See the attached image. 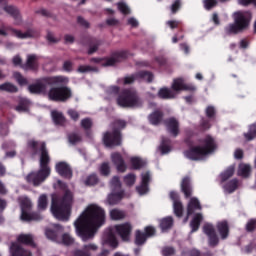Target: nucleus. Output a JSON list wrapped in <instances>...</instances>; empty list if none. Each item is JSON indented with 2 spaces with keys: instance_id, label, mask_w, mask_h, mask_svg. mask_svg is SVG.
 <instances>
[{
  "instance_id": "1",
  "label": "nucleus",
  "mask_w": 256,
  "mask_h": 256,
  "mask_svg": "<svg viewBox=\"0 0 256 256\" xmlns=\"http://www.w3.org/2000/svg\"><path fill=\"white\" fill-rule=\"evenodd\" d=\"M105 219V209L97 204H89L74 222L76 234L82 241L93 239L99 227L105 225Z\"/></svg>"
},
{
  "instance_id": "2",
  "label": "nucleus",
  "mask_w": 256,
  "mask_h": 256,
  "mask_svg": "<svg viewBox=\"0 0 256 256\" xmlns=\"http://www.w3.org/2000/svg\"><path fill=\"white\" fill-rule=\"evenodd\" d=\"M55 187L63 189L64 195L62 198H59L57 194L52 195L50 211L58 221H69V217H71V209L73 207V192L67 189V184L61 182V180L57 181Z\"/></svg>"
},
{
  "instance_id": "3",
  "label": "nucleus",
  "mask_w": 256,
  "mask_h": 256,
  "mask_svg": "<svg viewBox=\"0 0 256 256\" xmlns=\"http://www.w3.org/2000/svg\"><path fill=\"white\" fill-rule=\"evenodd\" d=\"M28 147L31 151H35L36 153H40V169L37 172L30 173L26 180L28 183H31L35 187L41 185L51 175V168H49V152L45 148V143L43 142H35V140H30L28 142Z\"/></svg>"
},
{
  "instance_id": "4",
  "label": "nucleus",
  "mask_w": 256,
  "mask_h": 256,
  "mask_svg": "<svg viewBox=\"0 0 256 256\" xmlns=\"http://www.w3.org/2000/svg\"><path fill=\"white\" fill-rule=\"evenodd\" d=\"M131 231H133V225H131V223L125 222L122 224H117L104 232L101 245L103 247H110V249H117V247H119V241L117 240L115 233L119 235L122 241H130Z\"/></svg>"
},
{
  "instance_id": "5",
  "label": "nucleus",
  "mask_w": 256,
  "mask_h": 256,
  "mask_svg": "<svg viewBox=\"0 0 256 256\" xmlns=\"http://www.w3.org/2000/svg\"><path fill=\"white\" fill-rule=\"evenodd\" d=\"M216 149L217 144H215V140L211 138V136H207L201 141V145L194 146L185 151L184 155L187 159H191L192 161H201V159H205L207 155H211Z\"/></svg>"
},
{
  "instance_id": "6",
  "label": "nucleus",
  "mask_w": 256,
  "mask_h": 256,
  "mask_svg": "<svg viewBox=\"0 0 256 256\" xmlns=\"http://www.w3.org/2000/svg\"><path fill=\"white\" fill-rule=\"evenodd\" d=\"M216 229L218 231V235L215 233V228L211 224H205L203 227V232L208 237V243L210 247H215V245H218L219 238L227 239L229 237V224L227 221L218 222Z\"/></svg>"
},
{
  "instance_id": "7",
  "label": "nucleus",
  "mask_w": 256,
  "mask_h": 256,
  "mask_svg": "<svg viewBox=\"0 0 256 256\" xmlns=\"http://www.w3.org/2000/svg\"><path fill=\"white\" fill-rule=\"evenodd\" d=\"M69 78L65 76H52L39 80L36 84L28 87L30 93H47V85H67Z\"/></svg>"
},
{
  "instance_id": "8",
  "label": "nucleus",
  "mask_w": 256,
  "mask_h": 256,
  "mask_svg": "<svg viewBox=\"0 0 256 256\" xmlns=\"http://www.w3.org/2000/svg\"><path fill=\"white\" fill-rule=\"evenodd\" d=\"M197 211H201V204L199 203V199L193 197L189 200L187 206L188 217L193 215L192 221L190 222L191 233H195L199 229L201 221H203V214L197 213Z\"/></svg>"
},
{
  "instance_id": "9",
  "label": "nucleus",
  "mask_w": 256,
  "mask_h": 256,
  "mask_svg": "<svg viewBox=\"0 0 256 256\" xmlns=\"http://www.w3.org/2000/svg\"><path fill=\"white\" fill-rule=\"evenodd\" d=\"M234 24H230L226 27L227 33H239L243 29H247L249 21H251V13L249 12H235L233 14Z\"/></svg>"
},
{
  "instance_id": "10",
  "label": "nucleus",
  "mask_w": 256,
  "mask_h": 256,
  "mask_svg": "<svg viewBox=\"0 0 256 256\" xmlns=\"http://www.w3.org/2000/svg\"><path fill=\"white\" fill-rule=\"evenodd\" d=\"M117 103L120 107H141L143 101L137 95L135 90L124 91L117 99Z\"/></svg>"
},
{
  "instance_id": "11",
  "label": "nucleus",
  "mask_w": 256,
  "mask_h": 256,
  "mask_svg": "<svg viewBox=\"0 0 256 256\" xmlns=\"http://www.w3.org/2000/svg\"><path fill=\"white\" fill-rule=\"evenodd\" d=\"M72 95L73 92L71 88L67 86H52L47 92L50 101H68V99H71Z\"/></svg>"
},
{
  "instance_id": "12",
  "label": "nucleus",
  "mask_w": 256,
  "mask_h": 256,
  "mask_svg": "<svg viewBox=\"0 0 256 256\" xmlns=\"http://www.w3.org/2000/svg\"><path fill=\"white\" fill-rule=\"evenodd\" d=\"M19 203H20V207H21V216L20 219L22 221H39L41 220L43 217H41V215L37 214V213H30L29 211H31V200L29 198H27V196H22L18 199Z\"/></svg>"
},
{
  "instance_id": "13",
  "label": "nucleus",
  "mask_w": 256,
  "mask_h": 256,
  "mask_svg": "<svg viewBox=\"0 0 256 256\" xmlns=\"http://www.w3.org/2000/svg\"><path fill=\"white\" fill-rule=\"evenodd\" d=\"M63 232V227L61 225L58 224H54L52 226V228H47L45 231V235L47 237V239H51V241H57L58 243H64V245H71L73 244V237H71V235L69 234H64L62 236V240L59 241L57 239V235H59V233Z\"/></svg>"
},
{
  "instance_id": "14",
  "label": "nucleus",
  "mask_w": 256,
  "mask_h": 256,
  "mask_svg": "<svg viewBox=\"0 0 256 256\" xmlns=\"http://www.w3.org/2000/svg\"><path fill=\"white\" fill-rule=\"evenodd\" d=\"M112 193L107 198L108 205H116L123 199V192L121 191V181L118 177H114L111 181Z\"/></svg>"
},
{
  "instance_id": "15",
  "label": "nucleus",
  "mask_w": 256,
  "mask_h": 256,
  "mask_svg": "<svg viewBox=\"0 0 256 256\" xmlns=\"http://www.w3.org/2000/svg\"><path fill=\"white\" fill-rule=\"evenodd\" d=\"M0 35L3 37H7V35H12L13 37H17V39H31V37H35V31L28 30L26 32H21L15 28L11 27H2L0 28Z\"/></svg>"
},
{
  "instance_id": "16",
  "label": "nucleus",
  "mask_w": 256,
  "mask_h": 256,
  "mask_svg": "<svg viewBox=\"0 0 256 256\" xmlns=\"http://www.w3.org/2000/svg\"><path fill=\"white\" fill-rule=\"evenodd\" d=\"M2 10L8 13V15H11L16 19L15 24L19 25L21 22V16L19 15V10L15 6L7 5V0H0V13H2Z\"/></svg>"
},
{
  "instance_id": "17",
  "label": "nucleus",
  "mask_w": 256,
  "mask_h": 256,
  "mask_svg": "<svg viewBox=\"0 0 256 256\" xmlns=\"http://www.w3.org/2000/svg\"><path fill=\"white\" fill-rule=\"evenodd\" d=\"M149 183H151V172L145 171L141 174V184L136 188L139 195H146L149 193Z\"/></svg>"
},
{
  "instance_id": "18",
  "label": "nucleus",
  "mask_w": 256,
  "mask_h": 256,
  "mask_svg": "<svg viewBox=\"0 0 256 256\" xmlns=\"http://www.w3.org/2000/svg\"><path fill=\"white\" fill-rule=\"evenodd\" d=\"M103 141L106 147H115V145H121V134L119 133V130L112 133H106Z\"/></svg>"
},
{
  "instance_id": "19",
  "label": "nucleus",
  "mask_w": 256,
  "mask_h": 256,
  "mask_svg": "<svg viewBox=\"0 0 256 256\" xmlns=\"http://www.w3.org/2000/svg\"><path fill=\"white\" fill-rule=\"evenodd\" d=\"M195 86L185 84V81L181 78L175 79L172 83V91L176 93V97L181 91H195Z\"/></svg>"
},
{
  "instance_id": "20",
  "label": "nucleus",
  "mask_w": 256,
  "mask_h": 256,
  "mask_svg": "<svg viewBox=\"0 0 256 256\" xmlns=\"http://www.w3.org/2000/svg\"><path fill=\"white\" fill-rule=\"evenodd\" d=\"M110 159L119 173H125V171H127V164L125 163V160L123 159V156H121L120 153H112Z\"/></svg>"
},
{
  "instance_id": "21",
  "label": "nucleus",
  "mask_w": 256,
  "mask_h": 256,
  "mask_svg": "<svg viewBox=\"0 0 256 256\" xmlns=\"http://www.w3.org/2000/svg\"><path fill=\"white\" fill-rule=\"evenodd\" d=\"M137 79H143L144 81L151 83V81H153V74H151L149 72H141L136 75L127 76L124 79V83H125V85H131V83H133L134 81H137Z\"/></svg>"
},
{
  "instance_id": "22",
  "label": "nucleus",
  "mask_w": 256,
  "mask_h": 256,
  "mask_svg": "<svg viewBox=\"0 0 256 256\" xmlns=\"http://www.w3.org/2000/svg\"><path fill=\"white\" fill-rule=\"evenodd\" d=\"M121 57H123V53H118L111 58H94L93 61L99 63L102 67H111L115 65V63L121 61Z\"/></svg>"
},
{
  "instance_id": "23",
  "label": "nucleus",
  "mask_w": 256,
  "mask_h": 256,
  "mask_svg": "<svg viewBox=\"0 0 256 256\" xmlns=\"http://www.w3.org/2000/svg\"><path fill=\"white\" fill-rule=\"evenodd\" d=\"M170 199L173 201L175 215H177V217H181V215H183V204L179 200V194L174 191L170 192Z\"/></svg>"
},
{
  "instance_id": "24",
  "label": "nucleus",
  "mask_w": 256,
  "mask_h": 256,
  "mask_svg": "<svg viewBox=\"0 0 256 256\" xmlns=\"http://www.w3.org/2000/svg\"><path fill=\"white\" fill-rule=\"evenodd\" d=\"M56 171L61 177H65L66 179H71L73 177V171H71V167L66 162H59L56 164Z\"/></svg>"
},
{
  "instance_id": "25",
  "label": "nucleus",
  "mask_w": 256,
  "mask_h": 256,
  "mask_svg": "<svg viewBox=\"0 0 256 256\" xmlns=\"http://www.w3.org/2000/svg\"><path fill=\"white\" fill-rule=\"evenodd\" d=\"M10 255L11 256H32L31 252L25 250L23 246L19 244V242L12 243L10 246Z\"/></svg>"
},
{
  "instance_id": "26",
  "label": "nucleus",
  "mask_w": 256,
  "mask_h": 256,
  "mask_svg": "<svg viewBox=\"0 0 256 256\" xmlns=\"http://www.w3.org/2000/svg\"><path fill=\"white\" fill-rule=\"evenodd\" d=\"M39 67V56L35 54H30L26 58V63L22 66L23 69H31L35 71Z\"/></svg>"
},
{
  "instance_id": "27",
  "label": "nucleus",
  "mask_w": 256,
  "mask_h": 256,
  "mask_svg": "<svg viewBox=\"0 0 256 256\" xmlns=\"http://www.w3.org/2000/svg\"><path fill=\"white\" fill-rule=\"evenodd\" d=\"M166 127L169 133H171V135H173L174 137H177V135H179V122H177V119H168L166 121Z\"/></svg>"
},
{
  "instance_id": "28",
  "label": "nucleus",
  "mask_w": 256,
  "mask_h": 256,
  "mask_svg": "<svg viewBox=\"0 0 256 256\" xmlns=\"http://www.w3.org/2000/svg\"><path fill=\"white\" fill-rule=\"evenodd\" d=\"M130 165L132 169H141V167H145V165H147V161L139 156H132L130 158Z\"/></svg>"
},
{
  "instance_id": "29",
  "label": "nucleus",
  "mask_w": 256,
  "mask_h": 256,
  "mask_svg": "<svg viewBox=\"0 0 256 256\" xmlns=\"http://www.w3.org/2000/svg\"><path fill=\"white\" fill-rule=\"evenodd\" d=\"M181 189L185 197H190L192 193L191 179H189L188 177L183 178L181 182Z\"/></svg>"
},
{
  "instance_id": "30",
  "label": "nucleus",
  "mask_w": 256,
  "mask_h": 256,
  "mask_svg": "<svg viewBox=\"0 0 256 256\" xmlns=\"http://www.w3.org/2000/svg\"><path fill=\"white\" fill-rule=\"evenodd\" d=\"M97 249H99V247H97L96 244H87V245L84 246L83 251L77 250L75 252V255L76 256H90L89 252L97 251Z\"/></svg>"
},
{
  "instance_id": "31",
  "label": "nucleus",
  "mask_w": 256,
  "mask_h": 256,
  "mask_svg": "<svg viewBox=\"0 0 256 256\" xmlns=\"http://www.w3.org/2000/svg\"><path fill=\"white\" fill-rule=\"evenodd\" d=\"M158 95L161 99H175L177 97V93L168 88H161Z\"/></svg>"
},
{
  "instance_id": "32",
  "label": "nucleus",
  "mask_w": 256,
  "mask_h": 256,
  "mask_svg": "<svg viewBox=\"0 0 256 256\" xmlns=\"http://www.w3.org/2000/svg\"><path fill=\"white\" fill-rule=\"evenodd\" d=\"M173 227V218L165 217L160 220V228L165 233V231H169Z\"/></svg>"
},
{
  "instance_id": "33",
  "label": "nucleus",
  "mask_w": 256,
  "mask_h": 256,
  "mask_svg": "<svg viewBox=\"0 0 256 256\" xmlns=\"http://www.w3.org/2000/svg\"><path fill=\"white\" fill-rule=\"evenodd\" d=\"M109 214L110 219H112L113 221H121V219H125L126 216V214L122 210H119L117 208L110 210Z\"/></svg>"
},
{
  "instance_id": "34",
  "label": "nucleus",
  "mask_w": 256,
  "mask_h": 256,
  "mask_svg": "<svg viewBox=\"0 0 256 256\" xmlns=\"http://www.w3.org/2000/svg\"><path fill=\"white\" fill-rule=\"evenodd\" d=\"M17 241L18 243H23L24 245H35L33 242V236L31 234H21L18 236Z\"/></svg>"
},
{
  "instance_id": "35",
  "label": "nucleus",
  "mask_w": 256,
  "mask_h": 256,
  "mask_svg": "<svg viewBox=\"0 0 256 256\" xmlns=\"http://www.w3.org/2000/svg\"><path fill=\"white\" fill-rule=\"evenodd\" d=\"M52 119L56 125H63L65 123V116H63V113L53 110L51 112Z\"/></svg>"
},
{
  "instance_id": "36",
  "label": "nucleus",
  "mask_w": 256,
  "mask_h": 256,
  "mask_svg": "<svg viewBox=\"0 0 256 256\" xmlns=\"http://www.w3.org/2000/svg\"><path fill=\"white\" fill-rule=\"evenodd\" d=\"M238 175L240 177H247L248 175H251V166L249 164H240L238 168Z\"/></svg>"
},
{
  "instance_id": "37",
  "label": "nucleus",
  "mask_w": 256,
  "mask_h": 256,
  "mask_svg": "<svg viewBox=\"0 0 256 256\" xmlns=\"http://www.w3.org/2000/svg\"><path fill=\"white\" fill-rule=\"evenodd\" d=\"M161 119H163V114L159 111H155L149 116V121L152 125H159L161 123Z\"/></svg>"
},
{
  "instance_id": "38",
  "label": "nucleus",
  "mask_w": 256,
  "mask_h": 256,
  "mask_svg": "<svg viewBox=\"0 0 256 256\" xmlns=\"http://www.w3.org/2000/svg\"><path fill=\"white\" fill-rule=\"evenodd\" d=\"M147 234L141 232V230H137L135 232V243L136 245H143L145 241H147Z\"/></svg>"
},
{
  "instance_id": "39",
  "label": "nucleus",
  "mask_w": 256,
  "mask_h": 256,
  "mask_svg": "<svg viewBox=\"0 0 256 256\" xmlns=\"http://www.w3.org/2000/svg\"><path fill=\"white\" fill-rule=\"evenodd\" d=\"M47 205H49V201L47 200V195L42 194L38 198V209L39 211H45L47 209Z\"/></svg>"
},
{
  "instance_id": "40",
  "label": "nucleus",
  "mask_w": 256,
  "mask_h": 256,
  "mask_svg": "<svg viewBox=\"0 0 256 256\" xmlns=\"http://www.w3.org/2000/svg\"><path fill=\"white\" fill-rule=\"evenodd\" d=\"M135 181H137V176H135L133 173L124 176V184L127 187H133V185H135Z\"/></svg>"
},
{
  "instance_id": "41",
  "label": "nucleus",
  "mask_w": 256,
  "mask_h": 256,
  "mask_svg": "<svg viewBox=\"0 0 256 256\" xmlns=\"http://www.w3.org/2000/svg\"><path fill=\"white\" fill-rule=\"evenodd\" d=\"M246 141H251L256 138V122L250 126L249 132L244 134Z\"/></svg>"
},
{
  "instance_id": "42",
  "label": "nucleus",
  "mask_w": 256,
  "mask_h": 256,
  "mask_svg": "<svg viewBox=\"0 0 256 256\" xmlns=\"http://www.w3.org/2000/svg\"><path fill=\"white\" fill-rule=\"evenodd\" d=\"M117 93H119V88L117 86H110L106 90L105 98L113 99V97H115V95H117Z\"/></svg>"
},
{
  "instance_id": "43",
  "label": "nucleus",
  "mask_w": 256,
  "mask_h": 256,
  "mask_svg": "<svg viewBox=\"0 0 256 256\" xmlns=\"http://www.w3.org/2000/svg\"><path fill=\"white\" fill-rule=\"evenodd\" d=\"M233 173H235V166H230L226 171H224L220 175L221 181H227V179L233 177Z\"/></svg>"
},
{
  "instance_id": "44",
  "label": "nucleus",
  "mask_w": 256,
  "mask_h": 256,
  "mask_svg": "<svg viewBox=\"0 0 256 256\" xmlns=\"http://www.w3.org/2000/svg\"><path fill=\"white\" fill-rule=\"evenodd\" d=\"M158 151H160L161 155H167L169 151H171V146L169 145V140H163Z\"/></svg>"
},
{
  "instance_id": "45",
  "label": "nucleus",
  "mask_w": 256,
  "mask_h": 256,
  "mask_svg": "<svg viewBox=\"0 0 256 256\" xmlns=\"http://www.w3.org/2000/svg\"><path fill=\"white\" fill-rule=\"evenodd\" d=\"M118 11L122 13V15H129L131 13V8L125 2H119L117 4Z\"/></svg>"
},
{
  "instance_id": "46",
  "label": "nucleus",
  "mask_w": 256,
  "mask_h": 256,
  "mask_svg": "<svg viewBox=\"0 0 256 256\" xmlns=\"http://www.w3.org/2000/svg\"><path fill=\"white\" fill-rule=\"evenodd\" d=\"M0 91H8L9 93H15L17 91V87L11 83H5L0 85Z\"/></svg>"
},
{
  "instance_id": "47",
  "label": "nucleus",
  "mask_w": 256,
  "mask_h": 256,
  "mask_svg": "<svg viewBox=\"0 0 256 256\" xmlns=\"http://www.w3.org/2000/svg\"><path fill=\"white\" fill-rule=\"evenodd\" d=\"M235 189H237V180H233L224 186L225 193H233Z\"/></svg>"
},
{
  "instance_id": "48",
  "label": "nucleus",
  "mask_w": 256,
  "mask_h": 256,
  "mask_svg": "<svg viewBox=\"0 0 256 256\" xmlns=\"http://www.w3.org/2000/svg\"><path fill=\"white\" fill-rule=\"evenodd\" d=\"M13 77L17 81V83H19V85H27V78L23 77L21 73L15 72Z\"/></svg>"
},
{
  "instance_id": "49",
  "label": "nucleus",
  "mask_w": 256,
  "mask_h": 256,
  "mask_svg": "<svg viewBox=\"0 0 256 256\" xmlns=\"http://www.w3.org/2000/svg\"><path fill=\"white\" fill-rule=\"evenodd\" d=\"M97 175L92 174L84 180V185H97Z\"/></svg>"
},
{
  "instance_id": "50",
  "label": "nucleus",
  "mask_w": 256,
  "mask_h": 256,
  "mask_svg": "<svg viewBox=\"0 0 256 256\" xmlns=\"http://www.w3.org/2000/svg\"><path fill=\"white\" fill-rule=\"evenodd\" d=\"M100 173L101 175L107 176L109 173H111V167L109 166V163H103L100 166Z\"/></svg>"
},
{
  "instance_id": "51",
  "label": "nucleus",
  "mask_w": 256,
  "mask_h": 256,
  "mask_svg": "<svg viewBox=\"0 0 256 256\" xmlns=\"http://www.w3.org/2000/svg\"><path fill=\"white\" fill-rule=\"evenodd\" d=\"M205 9H213L217 5V0H203Z\"/></svg>"
},
{
  "instance_id": "52",
  "label": "nucleus",
  "mask_w": 256,
  "mask_h": 256,
  "mask_svg": "<svg viewBox=\"0 0 256 256\" xmlns=\"http://www.w3.org/2000/svg\"><path fill=\"white\" fill-rule=\"evenodd\" d=\"M69 141L72 145H75L81 141V136H79V134H71L69 136Z\"/></svg>"
},
{
  "instance_id": "53",
  "label": "nucleus",
  "mask_w": 256,
  "mask_h": 256,
  "mask_svg": "<svg viewBox=\"0 0 256 256\" xmlns=\"http://www.w3.org/2000/svg\"><path fill=\"white\" fill-rule=\"evenodd\" d=\"M12 63L13 65H15L16 67H21L22 63H23V59H21V56L16 55L12 58Z\"/></svg>"
},
{
  "instance_id": "54",
  "label": "nucleus",
  "mask_w": 256,
  "mask_h": 256,
  "mask_svg": "<svg viewBox=\"0 0 256 256\" xmlns=\"http://www.w3.org/2000/svg\"><path fill=\"white\" fill-rule=\"evenodd\" d=\"M162 255L163 256H171V255H175V249L171 248V247H166L162 250Z\"/></svg>"
},
{
  "instance_id": "55",
  "label": "nucleus",
  "mask_w": 256,
  "mask_h": 256,
  "mask_svg": "<svg viewBox=\"0 0 256 256\" xmlns=\"http://www.w3.org/2000/svg\"><path fill=\"white\" fill-rule=\"evenodd\" d=\"M183 256H201L197 250H186L182 253Z\"/></svg>"
},
{
  "instance_id": "56",
  "label": "nucleus",
  "mask_w": 256,
  "mask_h": 256,
  "mask_svg": "<svg viewBox=\"0 0 256 256\" xmlns=\"http://www.w3.org/2000/svg\"><path fill=\"white\" fill-rule=\"evenodd\" d=\"M145 235L148 237H153L155 235V228L153 226H148L145 228Z\"/></svg>"
},
{
  "instance_id": "57",
  "label": "nucleus",
  "mask_w": 256,
  "mask_h": 256,
  "mask_svg": "<svg viewBox=\"0 0 256 256\" xmlns=\"http://www.w3.org/2000/svg\"><path fill=\"white\" fill-rule=\"evenodd\" d=\"M81 125H82L83 129H90V127L93 125V122H91V120H89V119H83L81 121Z\"/></svg>"
},
{
  "instance_id": "58",
  "label": "nucleus",
  "mask_w": 256,
  "mask_h": 256,
  "mask_svg": "<svg viewBox=\"0 0 256 256\" xmlns=\"http://www.w3.org/2000/svg\"><path fill=\"white\" fill-rule=\"evenodd\" d=\"M68 115L73 119V121H77V119H79V113L73 109L68 110Z\"/></svg>"
},
{
  "instance_id": "59",
  "label": "nucleus",
  "mask_w": 256,
  "mask_h": 256,
  "mask_svg": "<svg viewBox=\"0 0 256 256\" xmlns=\"http://www.w3.org/2000/svg\"><path fill=\"white\" fill-rule=\"evenodd\" d=\"M181 7V1L176 0L172 6H171V11L172 13H177V10Z\"/></svg>"
},
{
  "instance_id": "60",
  "label": "nucleus",
  "mask_w": 256,
  "mask_h": 256,
  "mask_svg": "<svg viewBox=\"0 0 256 256\" xmlns=\"http://www.w3.org/2000/svg\"><path fill=\"white\" fill-rule=\"evenodd\" d=\"M63 69H64V71L69 73L73 70V64L69 61H66V62H64Z\"/></svg>"
},
{
  "instance_id": "61",
  "label": "nucleus",
  "mask_w": 256,
  "mask_h": 256,
  "mask_svg": "<svg viewBox=\"0 0 256 256\" xmlns=\"http://www.w3.org/2000/svg\"><path fill=\"white\" fill-rule=\"evenodd\" d=\"M206 115H207V117H213L215 115V107L208 106L206 108Z\"/></svg>"
},
{
  "instance_id": "62",
  "label": "nucleus",
  "mask_w": 256,
  "mask_h": 256,
  "mask_svg": "<svg viewBox=\"0 0 256 256\" xmlns=\"http://www.w3.org/2000/svg\"><path fill=\"white\" fill-rule=\"evenodd\" d=\"M127 23H128V25H130V27H138L139 26V21H137L133 17L129 18Z\"/></svg>"
},
{
  "instance_id": "63",
  "label": "nucleus",
  "mask_w": 256,
  "mask_h": 256,
  "mask_svg": "<svg viewBox=\"0 0 256 256\" xmlns=\"http://www.w3.org/2000/svg\"><path fill=\"white\" fill-rule=\"evenodd\" d=\"M255 225H256V221L250 220L246 225L247 231H253V229H255Z\"/></svg>"
},
{
  "instance_id": "64",
  "label": "nucleus",
  "mask_w": 256,
  "mask_h": 256,
  "mask_svg": "<svg viewBox=\"0 0 256 256\" xmlns=\"http://www.w3.org/2000/svg\"><path fill=\"white\" fill-rule=\"evenodd\" d=\"M77 21L82 27H89V22H87L85 19L78 17Z\"/></svg>"
}]
</instances>
